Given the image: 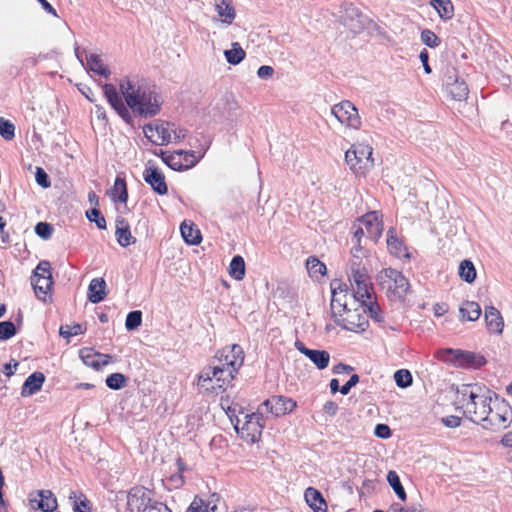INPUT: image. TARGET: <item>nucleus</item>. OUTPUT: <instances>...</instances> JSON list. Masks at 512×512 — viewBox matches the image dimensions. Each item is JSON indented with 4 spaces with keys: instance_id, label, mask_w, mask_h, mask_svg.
Listing matches in <instances>:
<instances>
[{
    "instance_id": "obj_1",
    "label": "nucleus",
    "mask_w": 512,
    "mask_h": 512,
    "mask_svg": "<svg viewBox=\"0 0 512 512\" xmlns=\"http://www.w3.org/2000/svg\"><path fill=\"white\" fill-rule=\"evenodd\" d=\"M120 93L113 84H104L105 98L116 113L132 124V113L144 118L154 117L161 111L163 98L156 85L140 76H129L120 80Z\"/></svg>"
},
{
    "instance_id": "obj_2",
    "label": "nucleus",
    "mask_w": 512,
    "mask_h": 512,
    "mask_svg": "<svg viewBox=\"0 0 512 512\" xmlns=\"http://www.w3.org/2000/svg\"><path fill=\"white\" fill-rule=\"evenodd\" d=\"M244 362V352L240 345L233 344L220 350L215 360L200 372L201 382L210 381V377L218 376L219 385H228L237 374Z\"/></svg>"
},
{
    "instance_id": "obj_3",
    "label": "nucleus",
    "mask_w": 512,
    "mask_h": 512,
    "mask_svg": "<svg viewBox=\"0 0 512 512\" xmlns=\"http://www.w3.org/2000/svg\"><path fill=\"white\" fill-rule=\"evenodd\" d=\"M494 394L477 384H467L458 389V401L461 403L464 415L470 421L481 424L492 413Z\"/></svg>"
},
{
    "instance_id": "obj_4",
    "label": "nucleus",
    "mask_w": 512,
    "mask_h": 512,
    "mask_svg": "<svg viewBox=\"0 0 512 512\" xmlns=\"http://www.w3.org/2000/svg\"><path fill=\"white\" fill-rule=\"evenodd\" d=\"M373 148L366 143L353 144L345 152V161L357 176H365L374 167Z\"/></svg>"
},
{
    "instance_id": "obj_5",
    "label": "nucleus",
    "mask_w": 512,
    "mask_h": 512,
    "mask_svg": "<svg viewBox=\"0 0 512 512\" xmlns=\"http://www.w3.org/2000/svg\"><path fill=\"white\" fill-rule=\"evenodd\" d=\"M378 284L384 289L389 298L402 300L405 298L409 282L398 270L393 268L382 269L376 277Z\"/></svg>"
},
{
    "instance_id": "obj_6",
    "label": "nucleus",
    "mask_w": 512,
    "mask_h": 512,
    "mask_svg": "<svg viewBox=\"0 0 512 512\" xmlns=\"http://www.w3.org/2000/svg\"><path fill=\"white\" fill-rule=\"evenodd\" d=\"M436 356L445 363L465 369H477L486 364V360L481 354L461 349H441L437 351Z\"/></svg>"
},
{
    "instance_id": "obj_7",
    "label": "nucleus",
    "mask_w": 512,
    "mask_h": 512,
    "mask_svg": "<svg viewBox=\"0 0 512 512\" xmlns=\"http://www.w3.org/2000/svg\"><path fill=\"white\" fill-rule=\"evenodd\" d=\"M349 281L352 288L353 302H360L364 299H370L373 295V286L367 270L360 262L351 260L349 264Z\"/></svg>"
},
{
    "instance_id": "obj_8",
    "label": "nucleus",
    "mask_w": 512,
    "mask_h": 512,
    "mask_svg": "<svg viewBox=\"0 0 512 512\" xmlns=\"http://www.w3.org/2000/svg\"><path fill=\"white\" fill-rule=\"evenodd\" d=\"M36 297L46 303L51 298L53 279L51 274V265L48 261H40L31 276Z\"/></svg>"
},
{
    "instance_id": "obj_9",
    "label": "nucleus",
    "mask_w": 512,
    "mask_h": 512,
    "mask_svg": "<svg viewBox=\"0 0 512 512\" xmlns=\"http://www.w3.org/2000/svg\"><path fill=\"white\" fill-rule=\"evenodd\" d=\"M244 420L242 426H240V419H236V423L234 424L235 430L240 433L245 441L250 443L258 442L265 426V419L262 412L258 411L251 414H244Z\"/></svg>"
},
{
    "instance_id": "obj_10",
    "label": "nucleus",
    "mask_w": 512,
    "mask_h": 512,
    "mask_svg": "<svg viewBox=\"0 0 512 512\" xmlns=\"http://www.w3.org/2000/svg\"><path fill=\"white\" fill-rule=\"evenodd\" d=\"M494 402L492 404V413L481 422L484 429L499 430L506 429L509 427V416L511 413V407L505 400L498 399L497 395L494 394Z\"/></svg>"
},
{
    "instance_id": "obj_11",
    "label": "nucleus",
    "mask_w": 512,
    "mask_h": 512,
    "mask_svg": "<svg viewBox=\"0 0 512 512\" xmlns=\"http://www.w3.org/2000/svg\"><path fill=\"white\" fill-rule=\"evenodd\" d=\"M331 114L346 128L358 130L361 118L356 106L349 100H343L331 108Z\"/></svg>"
},
{
    "instance_id": "obj_12",
    "label": "nucleus",
    "mask_w": 512,
    "mask_h": 512,
    "mask_svg": "<svg viewBox=\"0 0 512 512\" xmlns=\"http://www.w3.org/2000/svg\"><path fill=\"white\" fill-rule=\"evenodd\" d=\"M163 162L175 171L187 170L194 167L200 160L194 151H174L173 153L161 152Z\"/></svg>"
},
{
    "instance_id": "obj_13",
    "label": "nucleus",
    "mask_w": 512,
    "mask_h": 512,
    "mask_svg": "<svg viewBox=\"0 0 512 512\" xmlns=\"http://www.w3.org/2000/svg\"><path fill=\"white\" fill-rule=\"evenodd\" d=\"M340 22L343 26L356 34L365 28L366 17L351 3H343L340 7Z\"/></svg>"
},
{
    "instance_id": "obj_14",
    "label": "nucleus",
    "mask_w": 512,
    "mask_h": 512,
    "mask_svg": "<svg viewBox=\"0 0 512 512\" xmlns=\"http://www.w3.org/2000/svg\"><path fill=\"white\" fill-rule=\"evenodd\" d=\"M357 304L355 308H347L346 311L343 312V316L337 317L334 321L338 326L349 330V331H364L366 325L368 324L367 316L362 312L359 302H354Z\"/></svg>"
},
{
    "instance_id": "obj_15",
    "label": "nucleus",
    "mask_w": 512,
    "mask_h": 512,
    "mask_svg": "<svg viewBox=\"0 0 512 512\" xmlns=\"http://www.w3.org/2000/svg\"><path fill=\"white\" fill-rule=\"evenodd\" d=\"M154 493L143 486L132 487L127 492V509L130 512H143L144 508L154 503Z\"/></svg>"
},
{
    "instance_id": "obj_16",
    "label": "nucleus",
    "mask_w": 512,
    "mask_h": 512,
    "mask_svg": "<svg viewBox=\"0 0 512 512\" xmlns=\"http://www.w3.org/2000/svg\"><path fill=\"white\" fill-rule=\"evenodd\" d=\"M172 123L164 121H156L146 124L143 127L145 137L156 145H167L172 142L171 136Z\"/></svg>"
},
{
    "instance_id": "obj_17",
    "label": "nucleus",
    "mask_w": 512,
    "mask_h": 512,
    "mask_svg": "<svg viewBox=\"0 0 512 512\" xmlns=\"http://www.w3.org/2000/svg\"><path fill=\"white\" fill-rule=\"evenodd\" d=\"M332 299L330 303L331 314L334 320L343 316V312L348 308V298L350 297L347 291L346 284L338 280H333L330 284Z\"/></svg>"
},
{
    "instance_id": "obj_18",
    "label": "nucleus",
    "mask_w": 512,
    "mask_h": 512,
    "mask_svg": "<svg viewBox=\"0 0 512 512\" xmlns=\"http://www.w3.org/2000/svg\"><path fill=\"white\" fill-rule=\"evenodd\" d=\"M358 222L364 227L367 238L378 241L382 235L383 224L376 211L366 213L358 219Z\"/></svg>"
},
{
    "instance_id": "obj_19",
    "label": "nucleus",
    "mask_w": 512,
    "mask_h": 512,
    "mask_svg": "<svg viewBox=\"0 0 512 512\" xmlns=\"http://www.w3.org/2000/svg\"><path fill=\"white\" fill-rule=\"evenodd\" d=\"M262 407H265L274 416L279 417L292 412L296 407V402L284 396H273L264 401Z\"/></svg>"
},
{
    "instance_id": "obj_20",
    "label": "nucleus",
    "mask_w": 512,
    "mask_h": 512,
    "mask_svg": "<svg viewBox=\"0 0 512 512\" xmlns=\"http://www.w3.org/2000/svg\"><path fill=\"white\" fill-rule=\"evenodd\" d=\"M33 507L43 512H53L58 504L57 499L51 490H38L30 494L29 498Z\"/></svg>"
},
{
    "instance_id": "obj_21",
    "label": "nucleus",
    "mask_w": 512,
    "mask_h": 512,
    "mask_svg": "<svg viewBox=\"0 0 512 512\" xmlns=\"http://www.w3.org/2000/svg\"><path fill=\"white\" fill-rule=\"evenodd\" d=\"M79 356L86 366L94 370H100L102 367L108 365L112 358L111 355L99 353L93 348L81 349Z\"/></svg>"
},
{
    "instance_id": "obj_22",
    "label": "nucleus",
    "mask_w": 512,
    "mask_h": 512,
    "mask_svg": "<svg viewBox=\"0 0 512 512\" xmlns=\"http://www.w3.org/2000/svg\"><path fill=\"white\" fill-rule=\"evenodd\" d=\"M295 347L300 353L309 358L318 369L323 370L328 367L330 354L327 351L309 349L301 341H296Z\"/></svg>"
},
{
    "instance_id": "obj_23",
    "label": "nucleus",
    "mask_w": 512,
    "mask_h": 512,
    "mask_svg": "<svg viewBox=\"0 0 512 512\" xmlns=\"http://www.w3.org/2000/svg\"><path fill=\"white\" fill-rule=\"evenodd\" d=\"M143 178L157 194L164 195L167 193L168 189L165 176L158 168L152 166L146 167Z\"/></svg>"
},
{
    "instance_id": "obj_24",
    "label": "nucleus",
    "mask_w": 512,
    "mask_h": 512,
    "mask_svg": "<svg viewBox=\"0 0 512 512\" xmlns=\"http://www.w3.org/2000/svg\"><path fill=\"white\" fill-rule=\"evenodd\" d=\"M387 248L391 255L399 259H410V254L404 242L397 237L396 230L393 227L389 228L387 231Z\"/></svg>"
},
{
    "instance_id": "obj_25",
    "label": "nucleus",
    "mask_w": 512,
    "mask_h": 512,
    "mask_svg": "<svg viewBox=\"0 0 512 512\" xmlns=\"http://www.w3.org/2000/svg\"><path fill=\"white\" fill-rule=\"evenodd\" d=\"M115 236L118 244L127 247L136 242V238L132 236L129 223L123 217L116 218Z\"/></svg>"
},
{
    "instance_id": "obj_26",
    "label": "nucleus",
    "mask_w": 512,
    "mask_h": 512,
    "mask_svg": "<svg viewBox=\"0 0 512 512\" xmlns=\"http://www.w3.org/2000/svg\"><path fill=\"white\" fill-rule=\"evenodd\" d=\"M485 322L490 333L501 334L504 327V321L500 312L493 306L485 309Z\"/></svg>"
},
{
    "instance_id": "obj_27",
    "label": "nucleus",
    "mask_w": 512,
    "mask_h": 512,
    "mask_svg": "<svg viewBox=\"0 0 512 512\" xmlns=\"http://www.w3.org/2000/svg\"><path fill=\"white\" fill-rule=\"evenodd\" d=\"M45 376L42 372H34L29 375L23 383L21 389V395L23 397H29L41 390Z\"/></svg>"
},
{
    "instance_id": "obj_28",
    "label": "nucleus",
    "mask_w": 512,
    "mask_h": 512,
    "mask_svg": "<svg viewBox=\"0 0 512 512\" xmlns=\"http://www.w3.org/2000/svg\"><path fill=\"white\" fill-rule=\"evenodd\" d=\"M305 501L314 512H327V504L322 494L315 488L309 487L305 490Z\"/></svg>"
},
{
    "instance_id": "obj_29",
    "label": "nucleus",
    "mask_w": 512,
    "mask_h": 512,
    "mask_svg": "<svg viewBox=\"0 0 512 512\" xmlns=\"http://www.w3.org/2000/svg\"><path fill=\"white\" fill-rule=\"evenodd\" d=\"M106 282L103 278H94L88 286V299L91 303H99L106 296Z\"/></svg>"
},
{
    "instance_id": "obj_30",
    "label": "nucleus",
    "mask_w": 512,
    "mask_h": 512,
    "mask_svg": "<svg viewBox=\"0 0 512 512\" xmlns=\"http://www.w3.org/2000/svg\"><path fill=\"white\" fill-rule=\"evenodd\" d=\"M180 231L184 241L189 245H197L202 240L200 230L192 222L184 221L180 226Z\"/></svg>"
},
{
    "instance_id": "obj_31",
    "label": "nucleus",
    "mask_w": 512,
    "mask_h": 512,
    "mask_svg": "<svg viewBox=\"0 0 512 512\" xmlns=\"http://www.w3.org/2000/svg\"><path fill=\"white\" fill-rule=\"evenodd\" d=\"M215 10L217 11L221 21L231 24L235 19L236 12L229 0H215Z\"/></svg>"
},
{
    "instance_id": "obj_32",
    "label": "nucleus",
    "mask_w": 512,
    "mask_h": 512,
    "mask_svg": "<svg viewBox=\"0 0 512 512\" xmlns=\"http://www.w3.org/2000/svg\"><path fill=\"white\" fill-rule=\"evenodd\" d=\"M359 306L362 312L367 316V314L373 319L375 322H382L383 315L381 309L376 301L373 299V295L370 296V299H364L359 302Z\"/></svg>"
},
{
    "instance_id": "obj_33",
    "label": "nucleus",
    "mask_w": 512,
    "mask_h": 512,
    "mask_svg": "<svg viewBox=\"0 0 512 512\" xmlns=\"http://www.w3.org/2000/svg\"><path fill=\"white\" fill-rule=\"evenodd\" d=\"M113 201L120 203H126L128 200V192L125 179L118 175L115 179L114 185L109 193Z\"/></svg>"
},
{
    "instance_id": "obj_34",
    "label": "nucleus",
    "mask_w": 512,
    "mask_h": 512,
    "mask_svg": "<svg viewBox=\"0 0 512 512\" xmlns=\"http://www.w3.org/2000/svg\"><path fill=\"white\" fill-rule=\"evenodd\" d=\"M87 67L90 71L99 74L105 78L110 75L109 68L103 63L101 57L97 54H90L86 56Z\"/></svg>"
},
{
    "instance_id": "obj_35",
    "label": "nucleus",
    "mask_w": 512,
    "mask_h": 512,
    "mask_svg": "<svg viewBox=\"0 0 512 512\" xmlns=\"http://www.w3.org/2000/svg\"><path fill=\"white\" fill-rule=\"evenodd\" d=\"M431 5L442 20H450L454 16V7L451 0H432Z\"/></svg>"
},
{
    "instance_id": "obj_36",
    "label": "nucleus",
    "mask_w": 512,
    "mask_h": 512,
    "mask_svg": "<svg viewBox=\"0 0 512 512\" xmlns=\"http://www.w3.org/2000/svg\"><path fill=\"white\" fill-rule=\"evenodd\" d=\"M458 275L463 281L473 283L477 276L473 262L468 259L461 261L458 267Z\"/></svg>"
},
{
    "instance_id": "obj_37",
    "label": "nucleus",
    "mask_w": 512,
    "mask_h": 512,
    "mask_svg": "<svg viewBox=\"0 0 512 512\" xmlns=\"http://www.w3.org/2000/svg\"><path fill=\"white\" fill-rule=\"evenodd\" d=\"M460 314L462 319H466L468 321H475L481 315L480 305L474 301H466L460 307Z\"/></svg>"
},
{
    "instance_id": "obj_38",
    "label": "nucleus",
    "mask_w": 512,
    "mask_h": 512,
    "mask_svg": "<svg viewBox=\"0 0 512 512\" xmlns=\"http://www.w3.org/2000/svg\"><path fill=\"white\" fill-rule=\"evenodd\" d=\"M224 55L229 64L237 65L245 58L246 53L238 42H233L231 48L224 51Z\"/></svg>"
},
{
    "instance_id": "obj_39",
    "label": "nucleus",
    "mask_w": 512,
    "mask_h": 512,
    "mask_svg": "<svg viewBox=\"0 0 512 512\" xmlns=\"http://www.w3.org/2000/svg\"><path fill=\"white\" fill-rule=\"evenodd\" d=\"M446 92L450 95L453 100L462 101L465 100L469 94V89L464 80L460 79L453 86L446 89Z\"/></svg>"
},
{
    "instance_id": "obj_40",
    "label": "nucleus",
    "mask_w": 512,
    "mask_h": 512,
    "mask_svg": "<svg viewBox=\"0 0 512 512\" xmlns=\"http://www.w3.org/2000/svg\"><path fill=\"white\" fill-rule=\"evenodd\" d=\"M306 268L312 278L319 279L326 274V265L316 257H309L306 261Z\"/></svg>"
},
{
    "instance_id": "obj_41",
    "label": "nucleus",
    "mask_w": 512,
    "mask_h": 512,
    "mask_svg": "<svg viewBox=\"0 0 512 512\" xmlns=\"http://www.w3.org/2000/svg\"><path fill=\"white\" fill-rule=\"evenodd\" d=\"M229 274L233 279L237 281H240L244 278L245 262L243 257L236 255L232 258L229 266Z\"/></svg>"
},
{
    "instance_id": "obj_42",
    "label": "nucleus",
    "mask_w": 512,
    "mask_h": 512,
    "mask_svg": "<svg viewBox=\"0 0 512 512\" xmlns=\"http://www.w3.org/2000/svg\"><path fill=\"white\" fill-rule=\"evenodd\" d=\"M210 378H211L210 381L202 383L201 379H200V374L198 375L197 385L202 392L207 393V394H218L219 392L225 391V389L228 385H221V387L218 386L219 385V382H217V379L219 378L218 376L210 377Z\"/></svg>"
},
{
    "instance_id": "obj_43",
    "label": "nucleus",
    "mask_w": 512,
    "mask_h": 512,
    "mask_svg": "<svg viewBox=\"0 0 512 512\" xmlns=\"http://www.w3.org/2000/svg\"><path fill=\"white\" fill-rule=\"evenodd\" d=\"M387 481L392 487L396 495L402 500H406V492L401 484L400 478L395 471H389L387 474Z\"/></svg>"
},
{
    "instance_id": "obj_44",
    "label": "nucleus",
    "mask_w": 512,
    "mask_h": 512,
    "mask_svg": "<svg viewBox=\"0 0 512 512\" xmlns=\"http://www.w3.org/2000/svg\"><path fill=\"white\" fill-rule=\"evenodd\" d=\"M177 466H178V472L171 475L167 480V485H168L169 489H171V488L177 489V488H180L181 486H183V484H184V477L182 475V473L184 471V463L180 458L177 460Z\"/></svg>"
},
{
    "instance_id": "obj_45",
    "label": "nucleus",
    "mask_w": 512,
    "mask_h": 512,
    "mask_svg": "<svg viewBox=\"0 0 512 512\" xmlns=\"http://www.w3.org/2000/svg\"><path fill=\"white\" fill-rule=\"evenodd\" d=\"M394 380L398 387L407 388L412 385V375L406 369L397 370L394 374Z\"/></svg>"
},
{
    "instance_id": "obj_46",
    "label": "nucleus",
    "mask_w": 512,
    "mask_h": 512,
    "mask_svg": "<svg viewBox=\"0 0 512 512\" xmlns=\"http://www.w3.org/2000/svg\"><path fill=\"white\" fill-rule=\"evenodd\" d=\"M127 379L122 373H112L106 378V385L112 390H119L126 385Z\"/></svg>"
},
{
    "instance_id": "obj_47",
    "label": "nucleus",
    "mask_w": 512,
    "mask_h": 512,
    "mask_svg": "<svg viewBox=\"0 0 512 512\" xmlns=\"http://www.w3.org/2000/svg\"><path fill=\"white\" fill-rule=\"evenodd\" d=\"M84 332L85 328H83L81 324L61 325L59 329L60 336L66 339H69L72 336L83 334Z\"/></svg>"
},
{
    "instance_id": "obj_48",
    "label": "nucleus",
    "mask_w": 512,
    "mask_h": 512,
    "mask_svg": "<svg viewBox=\"0 0 512 512\" xmlns=\"http://www.w3.org/2000/svg\"><path fill=\"white\" fill-rule=\"evenodd\" d=\"M142 323V313L139 310L131 311L128 313L125 321L127 330L132 331L137 329Z\"/></svg>"
},
{
    "instance_id": "obj_49",
    "label": "nucleus",
    "mask_w": 512,
    "mask_h": 512,
    "mask_svg": "<svg viewBox=\"0 0 512 512\" xmlns=\"http://www.w3.org/2000/svg\"><path fill=\"white\" fill-rule=\"evenodd\" d=\"M86 217L90 222H94L99 229H106V220L97 208L86 211Z\"/></svg>"
},
{
    "instance_id": "obj_50",
    "label": "nucleus",
    "mask_w": 512,
    "mask_h": 512,
    "mask_svg": "<svg viewBox=\"0 0 512 512\" xmlns=\"http://www.w3.org/2000/svg\"><path fill=\"white\" fill-rule=\"evenodd\" d=\"M459 80H460V78L458 75V71L455 67L449 66L445 69L444 76H443V85L445 87V90L448 87L453 86L454 83H456Z\"/></svg>"
},
{
    "instance_id": "obj_51",
    "label": "nucleus",
    "mask_w": 512,
    "mask_h": 512,
    "mask_svg": "<svg viewBox=\"0 0 512 512\" xmlns=\"http://www.w3.org/2000/svg\"><path fill=\"white\" fill-rule=\"evenodd\" d=\"M16 334V327L11 321L0 322V340H8Z\"/></svg>"
},
{
    "instance_id": "obj_52",
    "label": "nucleus",
    "mask_w": 512,
    "mask_h": 512,
    "mask_svg": "<svg viewBox=\"0 0 512 512\" xmlns=\"http://www.w3.org/2000/svg\"><path fill=\"white\" fill-rule=\"evenodd\" d=\"M210 504L211 502H206L201 497L196 496L186 512H209Z\"/></svg>"
},
{
    "instance_id": "obj_53",
    "label": "nucleus",
    "mask_w": 512,
    "mask_h": 512,
    "mask_svg": "<svg viewBox=\"0 0 512 512\" xmlns=\"http://www.w3.org/2000/svg\"><path fill=\"white\" fill-rule=\"evenodd\" d=\"M421 41L430 48H435L440 44L439 37L429 29L421 32Z\"/></svg>"
},
{
    "instance_id": "obj_54",
    "label": "nucleus",
    "mask_w": 512,
    "mask_h": 512,
    "mask_svg": "<svg viewBox=\"0 0 512 512\" xmlns=\"http://www.w3.org/2000/svg\"><path fill=\"white\" fill-rule=\"evenodd\" d=\"M0 135L5 140H11L15 135V126L10 121L0 118Z\"/></svg>"
},
{
    "instance_id": "obj_55",
    "label": "nucleus",
    "mask_w": 512,
    "mask_h": 512,
    "mask_svg": "<svg viewBox=\"0 0 512 512\" xmlns=\"http://www.w3.org/2000/svg\"><path fill=\"white\" fill-rule=\"evenodd\" d=\"M35 232L39 237L43 239H49L52 235L53 228L49 223L39 222L35 226Z\"/></svg>"
},
{
    "instance_id": "obj_56",
    "label": "nucleus",
    "mask_w": 512,
    "mask_h": 512,
    "mask_svg": "<svg viewBox=\"0 0 512 512\" xmlns=\"http://www.w3.org/2000/svg\"><path fill=\"white\" fill-rule=\"evenodd\" d=\"M35 180L37 184L43 188H48L51 185L48 174L40 167L36 168Z\"/></svg>"
},
{
    "instance_id": "obj_57",
    "label": "nucleus",
    "mask_w": 512,
    "mask_h": 512,
    "mask_svg": "<svg viewBox=\"0 0 512 512\" xmlns=\"http://www.w3.org/2000/svg\"><path fill=\"white\" fill-rule=\"evenodd\" d=\"M351 229L353 234L351 242H356L357 244H359L361 242L362 237L366 235L364 227L357 221L356 223L353 224Z\"/></svg>"
},
{
    "instance_id": "obj_58",
    "label": "nucleus",
    "mask_w": 512,
    "mask_h": 512,
    "mask_svg": "<svg viewBox=\"0 0 512 512\" xmlns=\"http://www.w3.org/2000/svg\"><path fill=\"white\" fill-rule=\"evenodd\" d=\"M374 434L382 439H387L391 436V429L386 424H377L374 429Z\"/></svg>"
},
{
    "instance_id": "obj_59",
    "label": "nucleus",
    "mask_w": 512,
    "mask_h": 512,
    "mask_svg": "<svg viewBox=\"0 0 512 512\" xmlns=\"http://www.w3.org/2000/svg\"><path fill=\"white\" fill-rule=\"evenodd\" d=\"M359 382V376L353 374L350 379L341 387L340 392L342 395L349 394L351 388H353Z\"/></svg>"
},
{
    "instance_id": "obj_60",
    "label": "nucleus",
    "mask_w": 512,
    "mask_h": 512,
    "mask_svg": "<svg viewBox=\"0 0 512 512\" xmlns=\"http://www.w3.org/2000/svg\"><path fill=\"white\" fill-rule=\"evenodd\" d=\"M353 246L351 248V254L354 261L361 263V258L365 256V251L362 246L357 244L356 242H352Z\"/></svg>"
},
{
    "instance_id": "obj_61",
    "label": "nucleus",
    "mask_w": 512,
    "mask_h": 512,
    "mask_svg": "<svg viewBox=\"0 0 512 512\" xmlns=\"http://www.w3.org/2000/svg\"><path fill=\"white\" fill-rule=\"evenodd\" d=\"M171 136L173 137L172 141L178 142L184 139L187 135V130L183 128L177 127L174 123H172Z\"/></svg>"
},
{
    "instance_id": "obj_62",
    "label": "nucleus",
    "mask_w": 512,
    "mask_h": 512,
    "mask_svg": "<svg viewBox=\"0 0 512 512\" xmlns=\"http://www.w3.org/2000/svg\"><path fill=\"white\" fill-rule=\"evenodd\" d=\"M273 74H274L273 67L268 66V65L260 66L257 71V76L260 79H265V80L271 78L273 76Z\"/></svg>"
},
{
    "instance_id": "obj_63",
    "label": "nucleus",
    "mask_w": 512,
    "mask_h": 512,
    "mask_svg": "<svg viewBox=\"0 0 512 512\" xmlns=\"http://www.w3.org/2000/svg\"><path fill=\"white\" fill-rule=\"evenodd\" d=\"M143 512H171V510L161 502L154 501V503L144 508Z\"/></svg>"
},
{
    "instance_id": "obj_64",
    "label": "nucleus",
    "mask_w": 512,
    "mask_h": 512,
    "mask_svg": "<svg viewBox=\"0 0 512 512\" xmlns=\"http://www.w3.org/2000/svg\"><path fill=\"white\" fill-rule=\"evenodd\" d=\"M75 512H91V507L87 499L75 501Z\"/></svg>"
}]
</instances>
